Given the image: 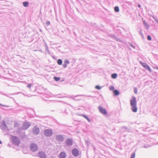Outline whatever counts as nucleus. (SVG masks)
<instances>
[{"instance_id": "16", "label": "nucleus", "mask_w": 158, "mask_h": 158, "mask_svg": "<svg viewBox=\"0 0 158 158\" xmlns=\"http://www.w3.org/2000/svg\"><path fill=\"white\" fill-rule=\"evenodd\" d=\"M113 93L114 95L115 96H118L119 94V91L117 89L114 90Z\"/></svg>"}, {"instance_id": "23", "label": "nucleus", "mask_w": 158, "mask_h": 158, "mask_svg": "<svg viewBox=\"0 0 158 158\" xmlns=\"http://www.w3.org/2000/svg\"><path fill=\"white\" fill-rule=\"evenodd\" d=\"M53 78L55 81H58L60 80V78L59 77H54Z\"/></svg>"}, {"instance_id": "6", "label": "nucleus", "mask_w": 158, "mask_h": 158, "mask_svg": "<svg viewBox=\"0 0 158 158\" xmlns=\"http://www.w3.org/2000/svg\"><path fill=\"white\" fill-rule=\"evenodd\" d=\"M64 135H56L55 138L59 142H62L63 141L64 139Z\"/></svg>"}, {"instance_id": "8", "label": "nucleus", "mask_w": 158, "mask_h": 158, "mask_svg": "<svg viewBox=\"0 0 158 158\" xmlns=\"http://www.w3.org/2000/svg\"><path fill=\"white\" fill-rule=\"evenodd\" d=\"M40 132L39 129L36 126H35L32 129V132L33 134L37 135Z\"/></svg>"}, {"instance_id": "25", "label": "nucleus", "mask_w": 158, "mask_h": 158, "mask_svg": "<svg viewBox=\"0 0 158 158\" xmlns=\"http://www.w3.org/2000/svg\"><path fill=\"white\" fill-rule=\"evenodd\" d=\"M19 126V124L18 123H17V122H15V123L14 125V127H18Z\"/></svg>"}, {"instance_id": "34", "label": "nucleus", "mask_w": 158, "mask_h": 158, "mask_svg": "<svg viewBox=\"0 0 158 158\" xmlns=\"http://www.w3.org/2000/svg\"><path fill=\"white\" fill-rule=\"evenodd\" d=\"M67 65L65 63L63 64V68H66L67 67Z\"/></svg>"}, {"instance_id": "48", "label": "nucleus", "mask_w": 158, "mask_h": 158, "mask_svg": "<svg viewBox=\"0 0 158 158\" xmlns=\"http://www.w3.org/2000/svg\"><path fill=\"white\" fill-rule=\"evenodd\" d=\"M27 96L28 97H29V96H28V95H27ZM31 96H29V97H31Z\"/></svg>"}, {"instance_id": "28", "label": "nucleus", "mask_w": 158, "mask_h": 158, "mask_svg": "<svg viewBox=\"0 0 158 158\" xmlns=\"http://www.w3.org/2000/svg\"><path fill=\"white\" fill-rule=\"evenodd\" d=\"M152 18L154 19L155 21L158 24V20L154 16H152Z\"/></svg>"}, {"instance_id": "35", "label": "nucleus", "mask_w": 158, "mask_h": 158, "mask_svg": "<svg viewBox=\"0 0 158 158\" xmlns=\"http://www.w3.org/2000/svg\"><path fill=\"white\" fill-rule=\"evenodd\" d=\"M137 90L136 88H134V93L135 94H137Z\"/></svg>"}, {"instance_id": "18", "label": "nucleus", "mask_w": 158, "mask_h": 158, "mask_svg": "<svg viewBox=\"0 0 158 158\" xmlns=\"http://www.w3.org/2000/svg\"><path fill=\"white\" fill-rule=\"evenodd\" d=\"M114 11L116 12H119V7L117 6H115L114 8Z\"/></svg>"}, {"instance_id": "42", "label": "nucleus", "mask_w": 158, "mask_h": 158, "mask_svg": "<svg viewBox=\"0 0 158 158\" xmlns=\"http://www.w3.org/2000/svg\"><path fill=\"white\" fill-rule=\"evenodd\" d=\"M46 50H47H47L48 51V48L47 46H46Z\"/></svg>"}, {"instance_id": "31", "label": "nucleus", "mask_w": 158, "mask_h": 158, "mask_svg": "<svg viewBox=\"0 0 158 158\" xmlns=\"http://www.w3.org/2000/svg\"><path fill=\"white\" fill-rule=\"evenodd\" d=\"M64 62L67 65V64H69V61L67 60H65L64 61Z\"/></svg>"}, {"instance_id": "41", "label": "nucleus", "mask_w": 158, "mask_h": 158, "mask_svg": "<svg viewBox=\"0 0 158 158\" xmlns=\"http://www.w3.org/2000/svg\"><path fill=\"white\" fill-rule=\"evenodd\" d=\"M115 39L117 41H119V40H120V39L118 38H117L116 37H115Z\"/></svg>"}, {"instance_id": "17", "label": "nucleus", "mask_w": 158, "mask_h": 158, "mask_svg": "<svg viewBox=\"0 0 158 158\" xmlns=\"http://www.w3.org/2000/svg\"><path fill=\"white\" fill-rule=\"evenodd\" d=\"M28 5L29 3L28 2H23V5L25 7L28 6Z\"/></svg>"}, {"instance_id": "38", "label": "nucleus", "mask_w": 158, "mask_h": 158, "mask_svg": "<svg viewBox=\"0 0 158 158\" xmlns=\"http://www.w3.org/2000/svg\"><path fill=\"white\" fill-rule=\"evenodd\" d=\"M21 130V129L20 128H19L17 131V133H19L20 132V131Z\"/></svg>"}, {"instance_id": "1", "label": "nucleus", "mask_w": 158, "mask_h": 158, "mask_svg": "<svg viewBox=\"0 0 158 158\" xmlns=\"http://www.w3.org/2000/svg\"><path fill=\"white\" fill-rule=\"evenodd\" d=\"M130 101L132 111L134 112H136L137 111V108L136 106L137 102L136 98L134 96H133Z\"/></svg>"}, {"instance_id": "13", "label": "nucleus", "mask_w": 158, "mask_h": 158, "mask_svg": "<svg viewBox=\"0 0 158 158\" xmlns=\"http://www.w3.org/2000/svg\"><path fill=\"white\" fill-rule=\"evenodd\" d=\"M39 156L40 158H46V156L45 153L43 152H39Z\"/></svg>"}, {"instance_id": "46", "label": "nucleus", "mask_w": 158, "mask_h": 158, "mask_svg": "<svg viewBox=\"0 0 158 158\" xmlns=\"http://www.w3.org/2000/svg\"><path fill=\"white\" fill-rule=\"evenodd\" d=\"M87 97H92L91 96H88Z\"/></svg>"}, {"instance_id": "22", "label": "nucleus", "mask_w": 158, "mask_h": 158, "mask_svg": "<svg viewBox=\"0 0 158 158\" xmlns=\"http://www.w3.org/2000/svg\"><path fill=\"white\" fill-rule=\"evenodd\" d=\"M57 63L59 65H61L62 63V61L61 59H59L57 61Z\"/></svg>"}, {"instance_id": "5", "label": "nucleus", "mask_w": 158, "mask_h": 158, "mask_svg": "<svg viewBox=\"0 0 158 158\" xmlns=\"http://www.w3.org/2000/svg\"><path fill=\"white\" fill-rule=\"evenodd\" d=\"M52 134V131L51 129H47L45 130L44 132V135L47 137H49Z\"/></svg>"}, {"instance_id": "47", "label": "nucleus", "mask_w": 158, "mask_h": 158, "mask_svg": "<svg viewBox=\"0 0 158 158\" xmlns=\"http://www.w3.org/2000/svg\"><path fill=\"white\" fill-rule=\"evenodd\" d=\"M2 142L0 140V144H1L2 143Z\"/></svg>"}, {"instance_id": "20", "label": "nucleus", "mask_w": 158, "mask_h": 158, "mask_svg": "<svg viewBox=\"0 0 158 158\" xmlns=\"http://www.w3.org/2000/svg\"><path fill=\"white\" fill-rule=\"evenodd\" d=\"M117 75L116 73H114L111 74V77L113 79H115L116 78Z\"/></svg>"}, {"instance_id": "30", "label": "nucleus", "mask_w": 158, "mask_h": 158, "mask_svg": "<svg viewBox=\"0 0 158 158\" xmlns=\"http://www.w3.org/2000/svg\"><path fill=\"white\" fill-rule=\"evenodd\" d=\"M33 85L31 84H29L28 85H27V87L30 89L31 87Z\"/></svg>"}, {"instance_id": "4", "label": "nucleus", "mask_w": 158, "mask_h": 158, "mask_svg": "<svg viewBox=\"0 0 158 158\" xmlns=\"http://www.w3.org/2000/svg\"><path fill=\"white\" fill-rule=\"evenodd\" d=\"M30 148L31 151L35 152L38 150V148L37 145L35 143H31L30 146Z\"/></svg>"}, {"instance_id": "14", "label": "nucleus", "mask_w": 158, "mask_h": 158, "mask_svg": "<svg viewBox=\"0 0 158 158\" xmlns=\"http://www.w3.org/2000/svg\"><path fill=\"white\" fill-rule=\"evenodd\" d=\"M66 154L64 152H61L59 156V158H65L66 157Z\"/></svg>"}, {"instance_id": "7", "label": "nucleus", "mask_w": 158, "mask_h": 158, "mask_svg": "<svg viewBox=\"0 0 158 158\" xmlns=\"http://www.w3.org/2000/svg\"><path fill=\"white\" fill-rule=\"evenodd\" d=\"M72 153L73 156L77 157L79 154V150L77 148H73L72 150Z\"/></svg>"}, {"instance_id": "2", "label": "nucleus", "mask_w": 158, "mask_h": 158, "mask_svg": "<svg viewBox=\"0 0 158 158\" xmlns=\"http://www.w3.org/2000/svg\"><path fill=\"white\" fill-rule=\"evenodd\" d=\"M74 140L71 138H67L65 140L64 142V147L67 149V148L71 147L74 143Z\"/></svg>"}, {"instance_id": "26", "label": "nucleus", "mask_w": 158, "mask_h": 158, "mask_svg": "<svg viewBox=\"0 0 158 158\" xmlns=\"http://www.w3.org/2000/svg\"><path fill=\"white\" fill-rule=\"evenodd\" d=\"M135 152H133L131 155L130 158H135Z\"/></svg>"}, {"instance_id": "36", "label": "nucleus", "mask_w": 158, "mask_h": 158, "mask_svg": "<svg viewBox=\"0 0 158 158\" xmlns=\"http://www.w3.org/2000/svg\"><path fill=\"white\" fill-rule=\"evenodd\" d=\"M130 45L134 48H135V46L134 45H133L132 44H130Z\"/></svg>"}, {"instance_id": "27", "label": "nucleus", "mask_w": 158, "mask_h": 158, "mask_svg": "<svg viewBox=\"0 0 158 158\" xmlns=\"http://www.w3.org/2000/svg\"><path fill=\"white\" fill-rule=\"evenodd\" d=\"M95 88L96 89L100 90L101 89V87L98 85H97L95 86Z\"/></svg>"}, {"instance_id": "11", "label": "nucleus", "mask_w": 158, "mask_h": 158, "mask_svg": "<svg viewBox=\"0 0 158 158\" xmlns=\"http://www.w3.org/2000/svg\"><path fill=\"white\" fill-rule=\"evenodd\" d=\"M140 64L146 69L148 70L150 72H151L152 70L149 66L146 63H142L140 62Z\"/></svg>"}, {"instance_id": "12", "label": "nucleus", "mask_w": 158, "mask_h": 158, "mask_svg": "<svg viewBox=\"0 0 158 158\" xmlns=\"http://www.w3.org/2000/svg\"><path fill=\"white\" fill-rule=\"evenodd\" d=\"M1 127L3 131H5L7 128L6 125L4 121L2 122Z\"/></svg>"}, {"instance_id": "37", "label": "nucleus", "mask_w": 158, "mask_h": 158, "mask_svg": "<svg viewBox=\"0 0 158 158\" xmlns=\"http://www.w3.org/2000/svg\"><path fill=\"white\" fill-rule=\"evenodd\" d=\"M0 105L3 106H4V107H9V106H8L4 105H2V104H1V103H0Z\"/></svg>"}, {"instance_id": "29", "label": "nucleus", "mask_w": 158, "mask_h": 158, "mask_svg": "<svg viewBox=\"0 0 158 158\" xmlns=\"http://www.w3.org/2000/svg\"><path fill=\"white\" fill-rule=\"evenodd\" d=\"M147 38L148 40H152L151 37L150 35H148Z\"/></svg>"}, {"instance_id": "21", "label": "nucleus", "mask_w": 158, "mask_h": 158, "mask_svg": "<svg viewBox=\"0 0 158 158\" xmlns=\"http://www.w3.org/2000/svg\"><path fill=\"white\" fill-rule=\"evenodd\" d=\"M82 116L85 118L89 122H90V120L88 116H87L86 115H85L84 114L82 115Z\"/></svg>"}, {"instance_id": "24", "label": "nucleus", "mask_w": 158, "mask_h": 158, "mask_svg": "<svg viewBox=\"0 0 158 158\" xmlns=\"http://www.w3.org/2000/svg\"><path fill=\"white\" fill-rule=\"evenodd\" d=\"M50 21H47L46 23V25L45 26V27L47 29V27L49 25H50Z\"/></svg>"}, {"instance_id": "3", "label": "nucleus", "mask_w": 158, "mask_h": 158, "mask_svg": "<svg viewBox=\"0 0 158 158\" xmlns=\"http://www.w3.org/2000/svg\"><path fill=\"white\" fill-rule=\"evenodd\" d=\"M10 139L12 143L16 146L19 145L20 143L19 139L16 136L11 135Z\"/></svg>"}, {"instance_id": "43", "label": "nucleus", "mask_w": 158, "mask_h": 158, "mask_svg": "<svg viewBox=\"0 0 158 158\" xmlns=\"http://www.w3.org/2000/svg\"><path fill=\"white\" fill-rule=\"evenodd\" d=\"M148 147H149V146H145V145L144 146V148H148Z\"/></svg>"}, {"instance_id": "45", "label": "nucleus", "mask_w": 158, "mask_h": 158, "mask_svg": "<svg viewBox=\"0 0 158 158\" xmlns=\"http://www.w3.org/2000/svg\"><path fill=\"white\" fill-rule=\"evenodd\" d=\"M155 68L156 69H158V67H156Z\"/></svg>"}, {"instance_id": "33", "label": "nucleus", "mask_w": 158, "mask_h": 158, "mask_svg": "<svg viewBox=\"0 0 158 158\" xmlns=\"http://www.w3.org/2000/svg\"><path fill=\"white\" fill-rule=\"evenodd\" d=\"M139 34L143 38V35L142 33V31H139Z\"/></svg>"}, {"instance_id": "10", "label": "nucleus", "mask_w": 158, "mask_h": 158, "mask_svg": "<svg viewBox=\"0 0 158 158\" xmlns=\"http://www.w3.org/2000/svg\"><path fill=\"white\" fill-rule=\"evenodd\" d=\"M98 109L99 112L103 114H107L106 110L102 107L99 106L98 107Z\"/></svg>"}, {"instance_id": "9", "label": "nucleus", "mask_w": 158, "mask_h": 158, "mask_svg": "<svg viewBox=\"0 0 158 158\" xmlns=\"http://www.w3.org/2000/svg\"><path fill=\"white\" fill-rule=\"evenodd\" d=\"M30 126V124L28 122L24 123L22 126V128L24 130H26L28 129Z\"/></svg>"}, {"instance_id": "40", "label": "nucleus", "mask_w": 158, "mask_h": 158, "mask_svg": "<svg viewBox=\"0 0 158 158\" xmlns=\"http://www.w3.org/2000/svg\"><path fill=\"white\" fill-rule=\"evenodd\" d=\"M123 128H124V129H125L126 130H127V127H126V126L123 127Z\"/></svg>"}, {"instance_id": "15", "label": "nucleus", "mask_w": 158, "mask_h": 158, "mask_svg": "<svg viewBox=\"0 0 158 158\" xmlns=\"http://www.w3.org/2000/svg\"><path fill=\"white\" fill-rule=\"evenodd\" d=\"M143 24L145 28L148 30L149 28V25L145 21H144L143 22Z\"/></svg>"}, {"instance_id": "39", "label": "nucleus", "mask_w": 158, "mask_h": 158, "mask_svg": "<svg viewBox=\"0 0 158 158\" xmlns=\"http://www.w3.org/2000/svg\"><path fill=\"white\" fill-rule=\"evenodd\" d=\"M83 95H76V96L75 97L73 98V99H74V100H75V98L77 96H83Z\"/></svg>"}, {"instance_id": "44", "label": "nucleus", "mask_w": 158, "mask_h": 158, "mask_svg": "<svg viewBox=\"0 0 158 158\" xmlns=\"http://www.w3.org/2000/svg\"><path fill=\"white\" fill-rule=\"evenodd\" d=\"M138 6L139 7H141V5L139 4H138Z\"/></svg>"}, {"instance_id": "19", "label": "nucleus", "mask_w": 158, "mask_h": 158, "mask_svg": "<svg viewBox=\"0 0 158 158\" xmlns=\"http://www.w3.org/2000/svg\"><path fill=\"white\" fill-rule=\"evenodd\" d=\"M56 97L58 98H63L65 97L63 94H58L56 95Z\"/></svg>"}, {"instance_id": "32", "label": "nucleus", "mask_w": 158, "mask_h": 158, "mask_svg": "<svg viewBox=\"0 0 158 158\" xmlns=\"http://www.w3.org/2000/svg\"><path fill=\"white\" fill-rule=\"evenodd\" d=\"M114 86H111L110 87V89L111 90H114Z\"/></svg>"}]
</instances>
